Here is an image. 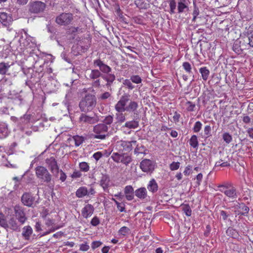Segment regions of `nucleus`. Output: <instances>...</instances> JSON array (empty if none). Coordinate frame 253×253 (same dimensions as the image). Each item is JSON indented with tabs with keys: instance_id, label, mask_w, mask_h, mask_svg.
<instances>
[{
	"instance_id": "obj_1",
	"label": "nucleus",
	"mask_w": 253,
	"mask_h": 253,
	"mask_svg": "<svg viewBox=\"0 0 253 253\" xmlns=\"http://www.w3.org/2000/svg\"><path fill=\"white\" fill-rule=\"evenodd\" d=\"M93 64L95 67H98L99 70H91L89 75V79L95 80L101 77L107 82L106 86L107 87H110L116 79L115 75L111 73V68L99 59L94 60Z\"/></svg>"
},
{
	"instance_id": "obj_2",
	"label": "nucleus",
	"mask_w": 253,
	"mask_h": 253,
	"mask_svg": "<svg viewBox=\"0 0 253 253\" xmlns=\"http://www.w3.org/2000/svg\"><path fill=\"white\" fill-rule=\"evenodd\" d=\"M139 104L137 101L130 99V95L124 93L120 100L115 105V109L117 112L133 113L134 115L138 114L137 110Z\"/></svg>"
},
{
	"instance_id": "obj_3",
	"label": "nucleus",
	"mask_w": 253,
	"mask_h": 253,
	"mask_svg": "<svg viewBox=\"0 0 253 253\" xmlns=\"http://www.w3.org/2000/svg\"><path fill=\"white\" fill-rule=\"evenodd\" d=\"M96 98L94 95L87 94L83 98L79 104V107L82 112L91 111L95 107Z\"/></svg>"
},
{
	"instance_id": "obj_4",
	"label": "nucleus",
	"mask_w": 253,
	"mask_h": 253,
	"mask_svg": "<svg viewBox=\"0 0 253 253\" xmlns=\"http://www.w3.org/2000/svg\"><path fill=\"white\" fill-rule=\"evenodd\" d=\"M219 190L232 201L235 200L238 196L237 189L231 183L219 185Z\"/></svg>"
},
{
	"instance_id": "obj_5",
	"label": "nucleus",
	"mask_w": 253,
	"mask_h": 253,
	"mask_svg": "<svg viewBox=\"0 0 253 253\" xmlns=\"http://www.w3.org/2000/svg\"><path fill=\"white\" fill-rule=\"evenodd\" d=\"M109 136L108 127L104 124H99L93 126L92 137L104 140Z\"/></svg>"
},
{
	"instance_id": "obj_6",
	"label": "nucleus",
	"mask_w": 253,
	"mask_h": 253,
	"mask_svg": "<svg viewBox=\"0 0 253 253\" xmlns=\"http://www.w3.org/2000/svg\"><path fill=\"white\" fill-rule=\"evenodd\" d=\"M37 177L42 182L49 183L51 182L52 175L47 169L43 166H38L35 169Z\"/></svg>"
},
{
	"instance_id": "obj_7",
	"label": "nucleus",
	"mask_w": 253,
	"mask_h": 253,
	"mask_svg": "<svg viewBox=\"0 0 253 253\" xmlns=\"http://www.w3.org/2000/svg\"><path fill=\"white\" fill-rule=\"evenodd\" d=\"M111 158L117 163H121L126 166L128 165L131 161L132 158L130 155L127 153H119L114 152Z\"/></svg>"
},
{
	"instance_id": "obj_8",
	"label": "nucleus",
	"mask_w": 253,
	"mask_h": 253,
	"mask_svg": "<svg viewBox=\"0 0 253 253\" xmlns=\"http://www.w3.org/2000/svg\"><path fill=\"white\" fill-rule=\"evenodd\" d=\"M28 7L30 12L38 14L44 11L46 7V4L41 1H35L30 2L28 4Z\"/></svg>"
},
{
	"instance_id": "obj_9",
	"label": "nucleus",
	"mask_w": 253,
	"mask_h": 253,
	"mask_svg": "<svg viewBox=\"0 0 253 253\" xmlns=\"http://www.w3.org/2000/svg\"><path fill=\"white\" fill-rule=\"evenodd\" d=\"M96 193L95 189L90 186L89 189L85 186H81L76 192V196L79 198H83L86 196L91 197Z\"/></svg>"
},
{
	"instance_id": "obj_10",
	"label": "nucleus",
	"mask_w": 253,
	"mask_h": 253,
	"mask_svg": "<svg viewBox=\"0 0 253 253\" xmlns=\"http://www.w3.org/2000/svg\"><path fill=\"white\" fill-rule=\"evenodd\" d=\"M73 19L71 13H62L56 18V22L61 26H67L71 23Z\"/></svg>"
},
{
	"instance_id": "obj_11",
	"label": "nucleus",
	"mask_w": 253,
	"mask_h": 253,
	"mask_svg": "<svg viewBox=\"0 0 253 253\" xmlns=\"http://www.w3.org/2000/svg\"><path fill=\"white\" fill-rule=\"evenodd\" d=\"M136 141L133 140L130 141L120 140L116 143V148L119 151H130L132 150V144L135 145Z\"/></svg>"
},
{
	"instance_id": "obj_12",
	"label": "nucleus",
	"mask_w": 253,
	"mask_h": 253,
	"mask_svg": "<svg viewBox=\"0 0 253 253\" xmlns=\"http://www.w3.org/2000/svg\"><path fill=\"white\" fill-rule=\"evenodd\" d=\"M14 211L16 219L21 224H23L27 220L26 214L23 208L20 206L16 205L14 207Z\"/></svg>"
},
{
	"instance_id": "obj_13",
	"label": "nucleus",
	"mask_w": 253,
	"mask_h": 253,
	"mask_svg": "<svg viewBox=\"0 0 253 253\" xmlns=\"http://www.w3.org/2000/svg\"><path fill=\"white\" fill-rule=\"evenodd\" d=\"M98 121L97 117H90L85 114H82L79 118V123L82 126L93 124Z\"/></svg>"
},
{
	"instance_id": "obj_14",
	"label": "nucleus",
	"mask_w": 253,
	"mask_h": 253,
	"mask_svg": "<svg viewBox=\"0 0 253 253\" xmlns=\"http://www.w3.org/2000/svg\"><path fill=\"white\" fill-rule=\"evenodd\" d=\"M45 163L52 173H55L57 174L59 172V168L57 165V161L54 158L51 157L49 158L46 159L45 160Z\"/></svg>"
},
{
	"instance_id": "obj_15",
	"label": "nucleus",
	"mask_w": 253,
	"mask_h": 253,
	"mask_svg": "<svg viewBox=\"0 0 253 253\" xmlns=\"http://www.w3.org/2000/svg\"><path fill=\"white\" fill-rule=\"evenodd\" d=\"M140 167L144 172H151L154 169V165L152 161L149 159H145L142 161L140 164Z\"/></svg>"
},
{
	"instance_id": "obj_16",
	"label": "nucleus",
	"mask_w": 253,
	"mask_h": 253,
	"mask_svg": "<svg viewBox=\"0 0 253 253\" xmlns=\"http://www.w3.org/2000/svg\"><path fill=\"white\" fill-rule=\"evenodd\" d=\"M24 35H22L20 38L19 42L21 45H23L24 47L27 48L30 46V43H33L35 40L33 37L29 36L27 32L25 30H24Z\"/></svg>"
},
{
	"instance_id": "obj_17",
	"label": "nucleus",
	"mask_w": 253,
	"mask_h": 253,
	"mask_svg": "<svg viewBox=\"0 0 253 253\" xmlns=\"http://www.w3.org/2000/svg\"><path fill=\"white\" fill-rule=\"evenodd\" d=\"M100 185L102 187L104 191H108V187L110 185V179L108 175L102 174L100 180Z\"/></svg>"
},
{
	"instance_id": "obj_18",
	"label": "nucleus",
	"mask_w": 253,
	"mask_h": 253,
	"mask_svg": "<svg viewBox=\"0 0 253 253\" xmlns=\"http://www.w3.org/2000/svg\"><path fill=\"white\" fill-rule=\"evenodd\" d=\"M94 210V208L93 206L91 204H88L85 205L82 209L81 211L82 215L84 218H87L92 215Z\"/></svg>"
},
{
	"instance_id": "obj_19",
	"label": "nucleus",
	"mask_w": 253,
	"mask_h": 253,
	"mask_svg": "<svg viewBox=\"0 0 253 253\" xmlns=\"http://www.w3.org/2000/svg\"><path fill=\"white\" fill-rule=\"evenodd\" d=\"M21 200L24 205L31 207L33 204L34 199L31 194L25 193L22 195Z\"/></svg>"
},
{
	"instance_id": "obj_20",
	"label": "nucleus",
	"mask_w": 253,
	"mask_h": 253,
	"mask_svg": "<svg viewBox=\"0 0 253 253\" xmlns=\"http://www.w3.org/2000/svg\"><path fill=\"white\" fill-rule=\"evenodd\" d=\"M124 194L127 201H131L134 199L135 191L131 185H127L124 188Z\"/></svg>"
},
{
	"instance_id": "obj_21",
	"label": "nucleus",
	"mask_w": 253,
	"mask_h": 253,
	"mask_svg": "<svg viewBox=\"0 0 253 253\" xmlns=\"http://www.w3.org/2000/svg\"><path fill=\"white\" fill-rule=\"evenodd\" d=\"M10 133L8 125L3 122H0V139L7 137Z\"/></svg>"
},
{
	"instance_id": "obj_22",
	"label": "nucleus",
	"mask_w": 253,
	"mask_h": 253,
	"mask_svg": "<svg viewBox=\"0 0 253 253\" xmlns=\"http://www.w3.org/2000/svg\"><path fill=\"white\" fill-rule=\"evenodd\" d=\"M178 13H183L188 10V5L186 0H177Z\"/></svg>"
},
{
	"instance_id": "obj_23",
	"label": "nucleus",
	"mask_w": 253,
	"mask_h": 253,
	"mask_svg": "<svg viewBox=\"0 0 253 253\" xmlns=\"http://www.w3.org/2000/svg\"><path fill=\"white\" fill-rule=\"evenodd\" d=\"M30 119V116L29 115H24L19 118H15L14 120L19 126L22 127L29 122Z\"/></svg>"
},
{
	"instance_id": "obj_24",
	"label": "nucleus",
	"mask_w": 253,
	"mask_h": 253,
	"mask_svg": "<svg viewBox=\"0 0 253 253\" xmlns=\"http://www.w3.org/2000/svg\"><path fill=\"white\" fill-rule=\"evenodd\" d=\"M135 195L140 199L143 200L147 198V191L145 187H141L135 191Z\"/></svg>"
},
{
	"instance_id": "obj_25",
	"label": "nucleus",
	"mask_w": 253,
	"mask_h": 253,
	"mask_svg": "<svg viewBox=\"0 0 253 253\" xmlns=\"http://www.w3.org/2000/svg\"><path fill=\"white\" fill-rule=\"evenodd\" d=\"M14 64L13 62L10 64L9 62H1L0 63V75H4L6 74L9 68Z\"/></svg>"
},
{
	"instance_id": "obj_26",
	"label": "nucleus",
	"mask_w": 253,
	"mask_h": 253,
	"mask_svg": "<svg viewBox=\"0 0 253 253\" xmlns=\"http://www.w3.org/2000/svg\"><path fill=\"white\" fill-rule=\"evenodd\" d=\"M11 21V17L5 12L0 13V22L4 25H9Z\"/></svg>"
},
{
	"instance_id": "obj_27",
	"label": "nucleus",
	"mask_w": 253,
	"mask_h": 253,
	"mask_svg": "<svg viewBox=\"0 0 253 253\" xmlns=\"http://www.w3.org/2000/svg\"><path fill=\"white\" fill-rule=\"evenodd\" d=\"M147 189L149 191L152 193H155L157 191L158 186L154 179H152L149 181L147 185Z\"/></svg>"
},
{
	"instance_id": "obj_28",
	"label": "nucleus",
	"mask_w": 253,
	"mask_h": 253,
	"mask_svg": "<svg viewBox=\"0 0 253 253\" xmlns=\"http://www.w3.org/2000/svg\"><path fill=\"white\" fill-rule=\"evenodd\" d=\"M32 233L33 229L32 227L30 226H26L23 228L22 234L25 239L28 240Z\"/></svg>"
},
{
	"instance_id": "obj_29",
	"label": "nucleus",
	"mask_w": 253,
	"mask_h": 253,
	"mask_svg": "<svg viewBox=\"0 0 253 253\" xmlns=\"http://www.w3.org/2000/svg\"><path fill=\"white\" fill-rule=\"evenodd\" d=\"M234 207H235V208L239 207L241 209V211L239 214H241L244 215L247 214L249 212V211L250 210V209L248 206H246L243 204L240 205L238 202H236L235 204Z\"/></svg>"
},
{
	"instance_id": "obj_30",
	"label": "nucleus",
	"mask_w": 253,
	"mask_h": 253,
	"mask_svg": "<svg viewBox=\"0 0 253 253\" xmlns=\"http://www.w3.org/2000/svg\"><path fill=\"white\" fill-rule=\"evenodd\" d=\"M247 34L248 37V44L253 47V25L250 26L247 30Z\"/></svg>"
},
{
	"instance_id": "obj_31",
	"label": "nucleus",
	"mask_w": 253,
	"mask_h": 253,
	"mask_svg": "<svg viewBox=\"0 0 253 253\" xmlns=\"http://www.w3.org/2000/svg\"><path fill=\"white\" fill-rule=\"evenodd\" d=\"M199 72L201 74L202 79L204 81H207L210 74L209 70L206 67H202L199 69Z\"/></svg>"
},
{
	"instance_id": "obj_32",
	"label": "nucleus",
	"mask_w": 253,
	"mask_h": 253,
	"mask_svg": "<svg viewBox=\"0 0 253 253\" xmlns=\"http://www.w3.org/2000/svg\"><path fill=\"white\" fill-rule=\"evenodd\" d=\"M169 4V13L170 14H173L175 13L176 8L177 1L175 0H167Z\"/></svg>"
},
{
	"instance_id": "obj_33",
	"label": "nucleus",
	"mask_w": 253,
	"mask_h": 253,
	"mask_svg": "<svg viewBox=\"0 0 253 253\" xmlns=\"http://www.w3.org/2000/svg\"><path fill=\"white\" fill-rule=\"evenodd\" d=\"M36 74V72H35L34 70H32V72L30 73V77L28 76V79L29 80L26 82V84L27 85L30 86V84H34L38 82L36 81L34 78Z\"/></svg>"
},
{
	"instance_id": "obj_34",
	"label": "nucleus",
	"mask_w": 253,
	"mask_h": 253,
	"mask_svg": "<svg viewBox=\"0 0 253 253\" xmlns=\"http://www.w3.org/2000/svg\"><path fill=\"white\" fill-rule=\"evenodd\" d=\"M139 126L138 121L133 120L132 121L127 122L125 123V126L129 128H136Z\"/></svg>"
},
{
	"instance_id": "obj_35",
	"label": "nucleus",
	"mask_w": 253,
	"mask_h": 253,
	"mask_svg": "<svg viewBox=\"0 0 253 253\" xmlns=\"http://www.w3.org/2000/svg\"><path fill=\"white\" fill-rule=\"evenodd\" d=\"M123 113V112H117L116 114V120H117V123L118 124H121L126 120L125 116Z\"/></svg>"
},
{
	"instance_id": "obj_36",
	"label": "nucleus",
	"mask_w": 253,
	"mask_h": 253,
	"mask_svg": "<svg viewBox=\"0 0 253 253\" xmlns=\"http://www.w3.org/2000/svg\"><path fill=\"white\" fill-rule=\"evenodd\" d=\"M190 145L194 148H197L198 146V141L196 135H193L189 140Z\"/></svg>"
},
{
	"instance_id": "obj_37",
	"label": "nucleus",
	"mask_w": 253,
	"mask_h": 253,
	"mask_svg": "<svg viewBox=\"0 0 253 253\" xmlns=\"http://www.w3.org/2000/svg\"><path fill=\"white\" fill-rule=\"evenodd\" d=\"M0 226L4 228H6L8 227L6 217L4 214L1 212H0Z\"/></svg>"
},
{
	"instance_id": "obj_38",
	"label": "nucleus",
	"mask_w": 253,
	"mask_h": 253,
	"mask_svg": "<svg viewBox=\"0 0 253 253\" xmlns=\"http://www.w3.org/2000/svg\"><path fill=\"white\" fill-rule=\"evenodd\" d=\"M185 106L186 107V110H187V111L193 112L195 111L196 105L192 102L190 101H187L185 104Z\"/></svg>"
},
{
	"instance_id": "obj_39",
	"label": "nucleus",
	"mask_w": 253,
	"mask_h": 253,
	"mask_svg": "<svg viewBox=\"0 0 253 253\" xmlns=\"http://www.w3.org/2000/svg\"><path fill=\"white\" fill-rule=\"evenodd\" d=\"M130 232V229L126 226H123L121 227L118 231L119 234L123 236H126L127 235L129 234Z\"/></svg>"
},
{
	"instance_id": "obj_40",
	"label": "nucleus",
	"mask_w": 253,
	"mask_h": 253,
	"mask_svg": "<svg viewBox=\"0 0 253 253\" xmlns=\"http://www.w3.org/2000/svg\"><path fill=\"white\" fill-rule=\"evenodd\" d=\"M227 235L233 238H236L238 236L237 231L232 227H229L226 232Z\"/></svg>"
},
{
	"instance_id": "obj_41",
	"label": "nucleus",
	"mask_w": 253,
	"mask_h": 253,
	"mask_svg": "<svg viewBox=\"0 0 253 253\" xmlns=\"http://www.w3.org/2000/svg\"><path fill=\"white\" fill-rule=\"evenodd\" d=\"M9 224L10 228L13 230H17L19 228V226L18 225L16 220L13 218H12L9 220Z\"/></svg>"
},
{
	"instance_id": "obj_42",
	"label": "nucleus",
	"mask_w": 253,
	"mask_h": 253,
	"mask_svg": "<svg viewBox=\"0 0 253 253\" xmlns=\"http://www.w3.org/2000/svg\"><path fill=\"white\" fill-rule=\"evenodd\" d=\"M123 84L130 90H132L135 87L134 85H133L131 83L130 79L124 80L123 81Z\"/></svg>"
},
{
	"instance_id": "obj_43",
	"label": "nucleus",
	"mask_w": 253,
	"mask_h": 253,
	"mask_svg": "<svg viewBox=\"0 0 253 253\" xmlns=\"http://www.w3.org/2000/svg\"><path fill=\"white\" fill-rule=\"evenodd\" d=\"M79 168L82 171L84 172L88 171L89 169V166L88 164L84 162H81L79 164Z\"/></svg>"
},
{
	"instance_id": "obj_44",
	"label": "nucleus",
	"mask_w": 253,
	"mask_h": 253,
	"mask_svg": "<svg viewBox=\"0 0 253 253\" xmlns=\"http://www.w3.org/2000/svg\"><path fill=\"white\" fill-rule=\"evenodd\" d=\"M73 138L75 141V144L76 146H80L84 140V138L82 136H80L79 135L74 136Z\"/></svg>"
},
{
	"instance_id": "obj_45",
	"label": "nucleus",
	"mask_w": 253,
	"mask_h": 253,
	"mask_svg": "<svg viewBox=\"0 0 253 253\" xmlns=\"http://www.w3.org/2000/svg\"><path fill=\"white\" fill-rule=\"evenodd\" d=\"M131 81L136 84H140L142 82L141 77L138 75H132L130 77Z\"/></svg>"
},
{
	"instance_id": "obj_46",
	"label": "nucleus",
	"mask_w": 253,
	"mask_h": 253,
	"mask_svg": "<svg viewBox=\"0 0 253 253\" xmlns=\"http://www.w3.org/2000/svg\"><path fill=\"white\" fill-rule=\"evenodd\" d=\"M17 146V143L16 142L12 143L8 147V150L7 153L9 155L14 153L15 152V148Z\"/></svg>"
},
{
	"instance_id": "obj_47",
	"label": "nucleus",
	"mask_w": 253,
	"mask_h": 253,
	"mask_svg": "<svg viewBox=\"0 0 253 253\" xmlns=\"http://www.w3.org/2000/svg\"><path fill=\"white\" fill-rule=\"evenodd\" d=\"M230 166V164L228 161H226L222 163H220V161H217L214 165V168H216L218 167H229Z\"/></svg>"
},
{
	"instance_id": "obj_48",
	"label": "nucleus",
	"mask_w": 253,
	"mask_h": 253,
	"mask_svg": "<svg viewBox=\"0 0 253 253\" xmlns=\"http://www.w3.org/2000/svg\"><path fill=\"white\" fill-rule=\"evenodd\" d=\"M202 126V124L200 121L196 122L193 127V131L195 132H198L201 130Z\"/></svg>"
},
{
	"instance_id": "obj_49",
	"label": "nucleus",
	"mask_w": 253,
	"mask_h": 253,
	"mask_svg": "<svg viewBox=\"0 0 253 253\" xmlns=\"http://www.w3.org/2000/svg\"><path fill=\"white\" fill-rule=\"evenodd\" d=\"M223 139L224 141L227 144L230 143L232 140L231 135L229 133H224L223 134Z\"/></svg>"
},
{
	"instance_id": "obj_50",
	"label": "nucleus",
	"mask_w": 253,
	"mask_h": 253,
	"mask_svg": "<svg viewBox=\"0 0 253 253\" xmlns=\"http://www.w3.org/2000/svg\"><path fill=\"white\" fill-rule=\"evenodd\" d=\"M229 213L225 211H220V218H222V219L224 221L227 220V218L229 216Z\"/></svg>"
},
{
	"instance_id": "obj_51",
	"label": "nucleus",
	"mask_w": 253,
	"mask_h": 253,
	"mask_svg": "<svg viewBox=\"0 0 253 253\" xmlns=\"http://www.w3.org/2000/svg\"><path fill=\"white\" fill-rule=\"evenodd\" d=\"M180 167L179 162H173L169 165V169L171 170H175L178 169Z\"/></svg>"
},
{
	"instance_id": "obj_52",
	"label": "nucleus",
	"mask_w": 253,
	"mask_h": 253,
	"mask_svg": "<svg viewBox=\"0 0 253 253\" xmlns=\"http://www.w3.org/2000/svg\"><path fill=\"white\" fill-rule=\"evenodd\" d=\"M113 121V117L111 115H108L105 117L103 121V123L105 124L106 126L107 125H110L112 123Z\"/></svg>"
},
{
	"instance_id": "obj_53",
	"label": "nucleus",
	"mask_w": 253,
	"mask_h": 253,
	"mask_svg": "<svg viewBox=\"0 0 253 253\" xmlns=\"http://www.w3.org/2000/svg\"><path fill=\"white\" fill-rule=\"evenodd\" d=\"M183 211L187 216H189L191 215L192 211L189 205H185L183 208Z\"/></svg>"
},
{
	"instance_id": "obj_54",
	"label": "nucleus",
	"mask_w": 253,
	"mask_h": 253,
	"mask_svg": "<svg viewBox=\"0 0 253 253\" xmlns=\"http://www.w3.org/2000/svg\"><path fill=\"white\" fill-rule=\"evenodd\" d=\"M182 66L184 69L187 72L190 73L191 72V66L188 62H185L183 63Z\"/></svg>"
},
{
	"instance_id": "obj_55",
	"label": "nucleus",
	"mask_w": 253,
	"mask_h": 253,
	"mask_svg": "<svg viewBox=\"0 0 253 253\" xmlns=\"http://www.w3.org/2000/svg\"><path fill=\"white\" fill-rule=\"evenodd\" d=\"M145 151V148L144 146H141L140 147L137 146L134 149V153L135 154L138 155L139 154L143 153Z\"/></svg>"
},
{
	"instance_id": "obj_56",
	"label": "nucleus",
	"mask_w": 253,
	"mask_h": 253,
	"mask_svg": "<svg viewBox=\"0 0 253 253\" xmlns=\"http://www.w3.org/2000/svg\"><path fill=\"white\" fill-rule=\"evenodd\" d=\"M90 223L92 226H96L100 223V220L97 216H94L91 219Z\"/></svg>"
},
{
	"instance_id": "obj_57",
	"label": "nucleus",
	"mask_w": 253,
	"mask_h": 253,
	"mask_svg": "<svg viewBox=\"0 0 253 253\" xmlns=\"http://www.w3.org/2000/svg\"><path fill=\"white\" fill-rule=\"evenodd\" d=\"M117 208L120 212L126 211L125 205L124 203H117Z\"/></svg>"
},
{
	"instance_id": "obj_58",
	"label": "nucleus",
	"mask_w": 253,
	"mask_h": 253,
	"mask_svg": "<svg viewBox=\"0 0 253 253\" xmlns=\"http://www.w3.org/2000/svg\"><path fill=\"white\" fill-rule=\"evenodd\" d=\"M196 186H199L200 185L202 180L203 179V174L201 173H199L196 177Z\"/></svg>"
},
{
	"instance_id": "obj_59",
	"label": "nucleus",
	"mask_w": 253,
	"mask_h": 253,
	"mask_svg": "<svg viewBox=\"0 0 253 253\" xmlns=\"http://www.w3.org/2000/svg\"><path fill=\"white\" fill-rule=\"evenodd\" d=\"M89 249V245L86 243L82 244L80 245V250L83 252L87 251Z\"/></svg>"
},
{
	"instance_id": "obj_60",
	"label": "nucleus",
	"mask_w": 253,
	"mask_h": 253,
	"mask_svg": "<svg viewBox=\"0 0 253 253\" xmlns=\"http://www.w3.org/2000/svg\"><path fill=\"white\" fill-rule=\"evenodd\" d=\"M102 244V242L99 241H93L91 244V248L93 250H94L100 247Z\"/></svg>"
},
{
	"instance_id": "obj_61",
	"label": "nucleus",
	"mask_w": 253,
	"mask_h": 253,
	"mask_svg": "<svg viewBox=\"0 0 253 253\" xmlns=\"http://www.w3.org/2000/svg\"><path fill=\"white\" fill-rule=\"evenodd\" d=\"M192 166L190 165H188L185 169V170L183 171V173L185 175H189L192 171Z\"/></svg>"
},
{
	"instance_id": "obj_62",
	"label": "nucleus",
	"mask_w": 253,
	"mask_h": 253,
	"mask_svg": "<svg viewBox=\"0 0 253 253\" xmlns=\"http://www.w3.org/2000/svg\"><path fill=\"white\" fill-rule=\"evenodd\" d=\"M110 96L111 93H110L109 92H105L104 93L100 95L99 98L102 100H105L108 98Z\"/></svg>"
},
{
	"instance_id": "obj_63",
	"label": "nucleus",
	"mask_w": 253,
	"mask_h": 253,
	"mask_svg": "<svg viewBox=\"0 0 253 253\" xmlns=\"http://www.w3.org/2000/svg\"><path fill=\"white\" fill-rule=\"evenodd\" d=\"M59 172H60V180L62 182L65 181L67 178L66 174L62 170H59Z\"/></svg>"
},
{
	"instance_id": "obj_64",
	"label": "nucleus",
	"mask_w": 253,
	"mask_h": 253,
	"mask_svg": "<svg viewBox=\"0 0 253 253\" xmlns=\"http://www.w3.org/2000/svg\"><path fill=\"white\" fill-rule=\"evenodd\" d=\"M82 176V173L79 171H75L71 175V177L73 178H79Z\"/></svg>"
}]
</instances>
